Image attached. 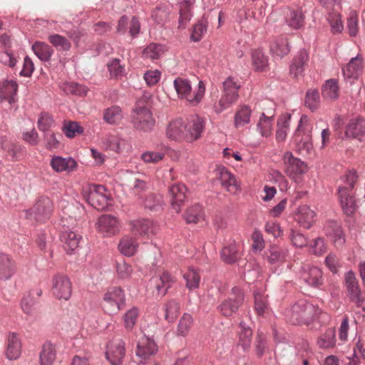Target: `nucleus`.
Wrapping results in <instances>:
<instances>
[{"instance_id": "ea45409f", "label": "nucleus", "mask_w": 365, "mask_h": 365, "mask_svg": "<svg viewBox=\"0 0 365 365\" xmlns=\"http://www.w3.org/2000/svg\"><path fill=\"white\" fill-rule=\"evenodd\" d=\"M287 251L277 245H272L266 252V257L271 264H277L282 262L287 257Z\"/></svg>"}, {"instance_id": "f257e3e1", "label": "nucleus", "mask_w": 365, "mask_h": 365, "mask_svg": "<svg viewBox=\"0 0 365 365\" xmlns=\"http://www.w3.org/2000/svg\"><path fill=\"white\" fill-rule=\"evenodd\" d=\"M173 86L178 98L186 100L191 106L198 105L205 93V84L202 81H199L197 88L194 91L190 81L187 78H176L173 81Z\"/></svg>"}, {"instance_id": "a211bd4d", "label": "nucleus", "mask_w": 365, "mask_h": 365, "mask_svg": "<svg viewBox=\"0 0 365 365\" xmlns=\"http://www.w3.org/2000/svg\"><path fill=\"white\" fill-rule=\"evenodd\" d=\"M345 137L357 139L360 142L365 140V119L356 117L349 120L345 130Z\"/></svg>"}, {"instance_id": "774afa93", "label": "nucleus", "mask_w": 365, "mask_h": 365, "mask_svg": "<svg viewBox=\"0 0 365 365\" xmlns=\"http://www.w3.org/2000/svg\"><path fill=\"white\" fill-rule=\"evenodd\" d=\"M37 124L38 129L46 133L49 131V129L53 126L54 120L50 114L42 113L38 117Z\"/></svg>"}, {"instance_id": "4d7b16f0", "label": "nucleus", "mask_w": 365, "mask_h": 365, "mask_svg": "<svg viewBox=\"0 0 365 365\" xmlns=\"http://www.w3.org/2000/svg\"><path fill=\"white\" fill-rule=\"evenodd\" d=\"M165 314V319L168 322H173L180 313V305L174 299L169 301L164 307Z\"/></svg>"}, {"instance_id": "c03bdc74", "label": "nucleus", "mask_w": 365, "mask_h": 365, "mask_svg": "<svg viewBox=\"0 0 365 365\" xmlns=\"http://www.w3.org/2000/svg\"><path fill=\"white\" fill-rule=\"evenodd\" d=\"M322 93L324 98L336 99L339 96L338 81L333 78L327 80L322 88Z\"/></svg>"}, {"instance_id": "5fc2aeb1", "label": "nucleus", "mask_w": 365, "mask_h": 365, "mask_svg": "<svg viewBox=\"0 0 365 365\" xmlns=\"http://www.w3.org/2000/svg\"><path fill=\"white\" fill-rule=\"evenodd\" d=\"M164 53V48L162 45L158 43H150L147 46L143 51V57L155 60L159 58Z\"/></svg>"}, {"instance_id": "4c0bfd02", "label": "nucleus", "mask_w": 365, "mask_h": 365, "mask_svg": "<svg viewBox=\"0 0 365 365\" xmlns=\"http://www.w3.org/2000/svg\"><path fill=\"white\" fill-rule=\"evenodd\" d=\"M192 3L190 0H185L180 4V16L178 19V29H185L187 24L192 17Z\"/></svg>"}, {"instance_id": "9b49d317", "label": "nucleus", "mask_w": 365, "mask_h": 365, "mask_svg": "<svg viewBox=\"0 0 365 365\" xmlns=\"http://www.w3.org/2000/svg\"><path fill=\"white\" fill-rule=\"evenodd\" d=\"M120 222L111 215H102L98 218L96 229L104 237H111L120 232Z\"/></svg>"}, {"instance_id": "3c124183", "label": "nucleus", "mask_w": 365, "mask_h": 365, "mask_svg": "<svg viewBox=\"0 0 365 365\" xmlns=\"http://www.w3.org/2000/svg\"><path fill=\"white\" fill-rule=\"evenodd\" d=\"M183 277L186 281V287L187 289L192 290L198 288L200 282V276L197 269L193 267L189 268L187 272L184 274Z\"/></svg>"}, {"instance_id": "a878e982", "label": "nucleus", "mask_w": 365, "mask_h": 365, "mask_svg": "<svg viewBox=\"0 0 365 365\" xmlns=\"http://www.w3.org/2000/svg\"><path fill=\"white\" fill-rule=\"evenodd\" d=\"M301 277L308 285L314 287H319L324 281L322 272L317 267H304Z\"/></svg>"}, {"instance_id": "de8ad7c7", "label": "nucleus", "mask_w": 365, "mask_h": 365, "mask_svg": "<svg viewBox=\"0 0 365 365\" xmlns=\"http://www.w3.org/2000/svg\"><path fill=\"white\" fill-rule=\"evenodd\" d=\"M304 19V15L301 11L289 10L285 16L287 25L294 29H298L303 26Z\"/></svg>"}, {"instance_id": "09e8293b", "label": "nucleus", "mask_w": 365, "mask_h": 365, "mask_svg": "<svg viewBox=\"0 0 365 365\" xmlns=\"http://www.w3.org/2000/svg\"><path fill=\"white\" fill-rule=\"evenodd\" d=\"M204 217L202 206L195 204L189 207L184 214V218L187 223H197Z\"/></svg>"}, {"instance_id": "5701e85b", "label": "nucleus", "mask_w": 365, "mask_h": 365, "mask_svg": "<svg viewBox=\"0 0 365 365\" xmlns=\"http://www.w3.org/2000/svg\"><path fill=\"white\" fill-rule=\"evenodd\" d=\"M125 342L118 339L108 346L106 358L112 365H119L125 356Z\"/></svg>"}, {"instance_id": "ddd939ff", "label": "nucleus", "mask_w": 365, "mask_h": 365, "mask_svg": "<svg viewBox=\"0 0 365 365\" xmlns=\"http://www.w3.org/2000/svg\"><path fill=\"white\" fill-rule=\"evenodd\" d=\"M286 173L297 182L299 175L304 174L307 171V166L304 162L295 158L291 152H286L283 156Z\"/></svg>"}, {"instance_id": "f3484780", "label": "nucleus", "mask_w": 365, "mask_h": 365, "mask_svg": "<svg viewBox=\"0 0 365 365\" xmlns=\"http://www.w3.org/2000/svg\"><path fill=\"white\" fill-rule=\"evenodd\" d=\"M338 195L344 212L349 216L354 215L358 205L353 192L346 187H339Z\"/></svg>"}, {"instance_id": "2f4dec72", "label": "nucleus", "mask_w": 365, "mask_h": 365, "mask_svg": "<svg viewBox=\"0 0 365 365\" xmlns=\"http://www.w3.org/2000/svg\"><path fill=\"white\" fill-rule=\"evenodd\" d=\"M106 150L120 153L129 149L128 141L119 135H108L103 142Z\"/></svg>"}, {"instance_id": "49530a36", "label": "nucleus", "mask_w": 365, "mask_h": 365, "mask_svg": "<svg viewBox=\"0 0 365 365\" xmlns=\"http://www.w3.org/2000/svg\"><path fill=\"white\" fill-rule=\"evenodd\" d=\"M252 63L256 71H263L268 66V57L260 49L253 50L251 53Z\"/></svg>"}, {"instance_id": "6e6552de", "label": "nucleus", "mask_w": 365, "mask_h": 365, "mask_svg": "<svg viewBox=\"0 0 365 365\" xmlns=\"http://www.w3.org/2000/svg\"><path fill=\"white\" fill-rule=\"evenodd\" d=\"M51 292L58 300H68L72 293L70 279L63 274H54L51 279Z\"/></svg>"}, {"instance_id": "a19ab883", "label": "nucleus", "mask_w": 365, "mask_h": 365, "mask_svg": "<svg viewBox=\"0 0 365 365\" xmlns=\"http://www.w3.org/2000/svg\"><path fill=\"white\" fill-rule=\"evenodd\" d=\"M252 110L248 106H241L235 114L234 124L236 128L243 127L250 123Z\"/></svg>"}, {"instance_id": "f704fd0d", "label": "nucleus", "mask_w": 365, "mask_h": 365, "mask_svg": "<svg viewBox=\"0 0 365 365\" xmlns=\"http://www.w3.org/2000/svg\"><path fill=\"white\" fill-rule=\"evenodd\" d=\"M220 180L221 185L225 187L227 191L232 193H237L240 191V185L237 184L235 176L225 168L219 170Z\"/></svg>"}, {"instance_id": "39448f33", "label": "nucleus", "mask_w": 365, "mask_h": 365, "mask_svg": "<svg viewBox=\"0 0 365 365\" xmlns=\"http://www.w3.org/2000/svg\"><path fill=\"white\" fill-rule=\"evenodd\" d=\"M308 120V117L306 115H302L294 133V140L296 142L297 148L300 152L307 154L309 153L313 149Z\"/></svg>"}, {"instance_id": "4be33fe9", "label": "nucleus", "mask_w": 365, "mask_h": 365, "mask_svg": "<svg viewBox=\"0 0 365 365\" xmlns=\"http://www.w3.org/2000/svg\"><path fill=\"white\" fill-rule=\"evenodd\" d=\"M22 344L19 336L15 332H11L7 337L5 356L9 361L18 359L21 354Z\"/></svg>"}, {"instance_id": "8fccbe9b", "label": "nucleus", "mask_w": 365, "mask_h": 365, "mask_svg": "<svg viewBox=\"0 0 365 365\" xmlns=\"http://www.w3.org/2000/svg\"><path fill=\"white\" fill-rule=\"evenodd\" d=\"M317 344L321 349L332 348L336 344L335 330L328 329L317 340Z\"/></svg>"}, {"instance_id": "58836bf2", "label": "nucleus", "mask_w": 365, "mask_h": 365, "mask_svg": "<svg viewBox=\"0 0 365 365\" xmlns=\"http://www.w3.org/2000/svg\"><path fill=\"white\" fill-rule=\"evenodd\" d=\"M124 117L123 112L118 106H112L103 112V120L110 125H118Z\"/></svg>"}, {"instance_id": "20e7f679", "label": "nucleus", "mask_w": 365, "mask_h": 365, "mask_svg": "<svg viewBox=\"0 0 365 365\" xmlns=\"http://www.w3.org/2000/svg\"><path fill=\"white\" fill-rule=\"evenodd\" d=\"M223 95L214 106L215 112L218 113L227 109L237 101L240 85L233 78L228 77L223 83Z\"/></svg>"}, {"instance_id": "13d9d810", "label": "nucleus", "mask_w": 365, "mask_h": 365, "mask_svg": "<svg viewBox=\"0 0 365 365\" xmlns=\"http://www.w3.org/2000/svg\"><path fill=\"white\" fill-rule=\"evenodd\" d=\"M63 133L68 138H72L83 133V128L77 122L65 121L62 128Z\"/></svg>"}, {"instance_id": "6ab92c4d", "label": "nucleus", "mask_w": 365, "mask_h": 365, "mask_svg": "<svg viewBox=\"0 0 365 365\" xmlns=\"http://www.w3.org/2000/svg\"><path fill=\"white\" fill-rule=\"evenodd\" d=\"M309 60V56L307 51L305 49L299 50L294 56L289 66V74L294 78L302 76Z\"/></svg>"}, {"instance_id": "864d4df0", "label": "nucleus", "mask_w": 365, "mask_h": 365, "mask_svg": "<svg viewBox=\"0 0 365 365\" xmlns=\"http://www.w3.org/2000/svg\"><path fill=\"white\" fill-rule=\"evenodd\" d=\"M208 22L206 19L202 18L193 26L190 36L191 41L198 42L202 36L207 33Z\"/></svg>"}, {"instance_id": "4468645a", "label": "nucleus", "mask_w": 365, "mask_h": 365, "mask_svg": "<svg viewBox=\"0 0 365 365\" xmlns=\"http://www.w3.org/2000/svg\"><path fill=\"white\" fill-rule=\"evenodd\" d=\"M131 231L143 237L150 238L158 232L157 225L149 219H138L132 220L130 223Z\"/></svg>"}, {"instance_id": "0e129e2a", "label": "nucleus", "mask_w": 365, "mask_h": 365, "mask_svg": "<svg viewBox=\"0 0 365 365\" xmlns=\"http://www.w3.org/2000/svg\"><path fill=\"white\" fill-rule=\"evenodd\" d=\"M327 20L330 24L331 31L334 34L341 33L344 29V25L341 19V15L336 11L330 12Z\"/></svg>"}, {"instance_id": "f8f14e48", "label": "nucleus", "mask_w": 365, "mask_h": 365, "mask_svg": "<svg viewBox=\"0 0 365 365\" xmlns=\"http://www.w3.org/2000/svg\"><path fill=\"white\" fill-rule=\"evenodd\" d=\"M53 211L51 200L47 197L38 198L33 208L26 210V217H34L36 221L43 222L47 220Z\"/></svg>"}, {"instance_id": "6e6d98bb", "label": "nucleus", "mask_w": 365, "mask_h": 365, "mask_svg": "<svg viewBox=\"0 0 365 365\" xmlns=\"http://www.w3.org/2000/svg\"><path fill=\"white\" fill-rule=\"evenodd\" d=\"M62 90L67 94L86 96L88 88L86 86L75 82H66L62 85Z\"/></svg>"}, {"instance_id": "2eb2a0df", "label": "nucleus", "mask_w": 365, "mask_h": 365, "mask_svg": "<svg viewBox=\"0 0 365 365\" xmlns=\"http://www.w3.org/2000/svg\"><path fill=\"white\" fill-rule=\"evenodd\" d=\"M157 345L151 338L143 336L138 343L135 354L139 359V362L145 364L150 356L156 354Z\"/></svg>"}, {"instance_id": "dca6fc26", "label": "nucleus", "mask_w": 365, "mask_h": 365, "mask_svg": "<svg viewBox=\"0 0 365 365\" xmlns=\"http://www.w3.org/2000/svg\"><path fill=\"white\" fill-rule=\"evenodd\" d=\"M187 191L186 186L181 183H175L169 187L168 195L170 198L171 206L177 213L181 211V208L185 202Z\"/></svg>"}, {"instance_id": "1a4fd4ad", "label": "nucleus", "mask_w": 365, "mask_h": 365, "mask_svg": "<svg viewBox=\"0 0 365 365\" xmlns=\"http://www.w3.org/2000/svg\"><path fill=\"white\" fill-rule=\"evenodd\" d=\"M244 302V294L238 287H233L230 296L222 302L217 307L218 311L225 317H230L235 313Z\"/></svg>"}, {"instance_id": "a18cd8bd", "label": "nucleus", "mask_w": 365, "mask_h": 365, "mask_svg": "<svg viewBox=\"0 0 365 365\" xmlns=\"http://www.w3.org/2000/svg\"><path fill=\"white\" fill-rule=\"evenodd\" d=\"M138 243L133 237L126 236L122 238L118 245L120 252L128 257L133 256L137 251Z\"/></svg>"}, {"instance_id": "c85d7f7f", "label": "nucleus", "mask_w": 365, "mask_h": 365, "mask_svg": "<svg viewBox=\"0 0 365 365\" xmlns=\"http://www.w3.org/2000/svg\"><path fill=\"white\" fill-rule=\"evenodd\" d=\"M140 204L145 209L150 211H159L163 209L164 205L163 197L160 194L148 193L140 197Z\"/></svg>"}, {"instance_id": "e2e57ef3", "label": "nucleus", "mask_w": 365, "mask_h": 365, "mask_svg": "<svg viewBox=\"0 0 365 365\" xmlns=\"http://www.w3.org/2000/svg\"><path fill=\"white\" fill-rule=\"evenodd\" d=\"M257 129L262 136H269L272 129V117H267L264 113H262V117L259 118V123H257Z\"/></svg>"}, {"instance_id": "cd10ccee", "label": "nucleus", "mask_w": 365, "mask_h": 365, "mask_svg": "<svg viewBox=\"0 0 365 365\" xmlns=\"http://www.w3.org/2000/svg\"><path fill=\"white\" fill-rule=\"evenodd\" d=\"M174 281V277L168 272H164L159 277L152 278L150 284L155 287L158 294L162 297L167 293Z\"/></svg>"}, {"instance_id": "0eeeda50", "label": "nucleus", "mask_w": 365, "mask_h": 365, "mask_svg": "<svg viewBox=\"0 0 365 365\" xmlns=\"http://www.w3.org/2000/svg\"><path fill=\"white\" fill-rule=\"evenodd\" d=\"M344 282L349 300L365 312V296L362 295L358 280L352 271L345 274Z\"/></svg>"}, {"instance_id": "b1692460", "label": "nucleus", "mask_w": 365, "mask_h": 365, "mask_svg": "<svg viewBox=\"0 0 365 365\" xmlns=\"http://www.w3.org/2000/svg\"><path fill=\"white\" fill-rule=\"evenodd\" d=\"M50 165L56 173H71L76 170L77 162L71 157L63 158L53 156L50 161Z\"/></svg>"}, {"instance_id": "473e14b6", "label": "nucleus", "mask_w": 365, "mask_h": 365, "mask_svg": "<svg viewBox=\"0 0 365 365\" xmlns=\"http://www.w3.org/2000/svg\"><path fill=\"white\" fill-rule=\"evenodd\" d=\"M167 137L173 140L185 139V125L182 119L173 120L168 126Z\"/></svg>"}, {"instance_id": "37998d69", "label": "nucleus", "mask_w": 365, "mask_h": 365, "mask_svg": "<svg viewBox=\"0 0 365 365\" xmlns=\"http://www.w3.org/2000/svg\"><path fill=\"white\" fill-rule=\"evenodd\" d=\"M56 359V350L50 342L43 344L39 354L40 365H52Z\"/></svg>"}, {"instance_id": "f03ea898", "label": "nucleus", "mask_w": 365, "mask_h": 365, "mask_svg": "<svg viewBox=\"0 0 365 365\" xmlns=\"http://www.w3.org/2000/svg\"><path fill=\"white\" fill-rule=\"evenodd\" d=\"M317 312V307L302 299L294 303L287 311V317L294 324H308L314 319Z\"/></svg>"}, {"instance_id": "393cba45", "label": "nucleus", "mask_w": 365, "mask_h": 365, "mask_svg": "<svg viewBox=\"0 0 365 365\" xmlns=\"http://www.w3.org/2000/svg\"><path fill=\"white\" fill-rule=\"evenodd\" d=\"M325 234L330 237L336 248L341 247L345 243V237L341 226L334 221H330L324 227Z\"/></svg>"}, {"instance_id": "052dcab7", "label": "nucleus", "mask_w": 365, "mask_h": 365, "mask_svg": "<svg viewBox=\"0 0 365 365\" xmlns=\"http://www.w3.org/2000/svg\"><path fill=\"white\" fill-rule=\"evenodd\" d=\"M192 323L193 319L191 315L187 313H185L178 322L177 334L182 336H186L188 334Z\"/></svg>"}, {"instance_id": "412c9836", "label": "nucleus", "mask_w": 365, "mask_h": 365, "mask_svg": "<svg viewBox=\"0 0 365 365\" xmlns=\"http://www.w3.org/2000/svg\"><path fill=\"white\" fill-rule=\"evenodd\" d=\"M205 121L198 115L192 116L185 125V140L189 142L196 140L201 136L204 130Z\"/></svg>"}, {"instance_id": "bf43d9fd", "label": "nucleus", "mask_w": 365, "mask_h": 365, "mask_svg": "<svg viewBox=\"0 0 365 365\" xmlns=\"http://www.w3.org/2000/svg\"><path fill=\"white\" fill-rule=\"evenodd\" d=\"M222 259L227 263L235 262L239 257V252L235 243H230L221 251Z\"/></svg>"}, {"instance_id": "9d476101", "label": "nucleus", "mask_w": 365, "mask_h": 365, "mask_svg": "<svg viewBox=\"0 0 365 365\" xmlns=\"http://www.w3.org/2000/svg\"><path fill=\"white\" fill-rule=\"evenodd\" d=\"M132 123L137 130L148 132L153 128L155 120L148 108L139 107L136 108L133 112Z\"/></svg>"}, {"instance_id": "338daca9", "label": "nucleus", "mask_w": 365, "mask_h": 365, "mask_svg": "<svg viewBox=\"0 0 365 365\" xmlns=\"http://www.w3.org/2000/svg\"><path fill=\"white\" fill-rule=\"evenodd\" d=\"M168 15L169 12L167 7L162 5L156 6L151 13L152 19L158 24L165 23L168 18Z\"/></svg>"}, {"instance_id": "680f3d73", "label": "nucleus", "mask_w": 365, "mask_h": 365, "mask_svg": "<svg viewBox=\"0 0 365 365\" xmlns=\"http://www.w3.org/2000/svg\"><path fill=\"white\" fill-rule=\"evenodd\" d=\"M48 41L58 51H68L71 48L68 40L59 34L50 35Z\"/></svg>"}, {"instance_id": "603ef678", "label": "nucleus", "mask_w": 365, "mask_h": 365, "mask_svg": "<svg viewBox=\"0 0 365 365\" xmlns=\"http://www.w3.org/2000/svg\"><path fill=\"white\" fill-rule=\"evenodd\" d=\"M240 327L241 331H240L239 345L242 346L244 351H246L250 346L252 331L245 322H240Z\"/></svg>"}, {"instance_id": "c756f323", "label": "nucleus", "mask_w": 365, "mask_h": 365, "mask_svg": "<svg viewBox=\"0 0 365 365\" xmlns=\"http://www.w3.org/2000/svg\"><path fill=\"white\" fill-rule=\"evenodd\" d=\"M272 53L279 58L287 55L290 51V46L286 36H279L272 40L270 44Z\"/></svg>"}, {"instance_id": "c9c22d12", "label": "nucleus", "mask_w": 365, "mask_h": 365, "mask_svg": "<svg viewBox=\"0 0 365 365\" xmlns=\"http://www.w3.org/2000/svg\"><path fill=\"white\" fill-rule=\"evenodd\" d=\"M81 237L73 231H66L61 235L63 247L68 254H72L78 247Z\"/></svg>"}, {"instance_id": "bb28decb", "label": "nucleus", "mask_w": 365, "mask_h": 365, "mask_svg": "<svg viewBox=\"0 0 365 365\" xmlns=\"http://www.w3.org/2000/svg\"><path fill=\"white\" fill-rule=\"evenodd\" d=\"M314 211L309 206L303 205L297 209L294 219L302 227L309 229L314 222Z\"/></svg>"}, {"instance_id": "79ce46f5", "label": "nucleus", "mask_w": 365, "mask_h": 365, "mask_svg": "<svg viewBox=\"0 0 365 365\" xmlns=\"http://www.w3.org/2000/svg\"><path fill=\"white\" fill-rule=\"evenodd\" d=\"M35 55L42 61H48L53 53V48L44 42L36 41L32 45Z\"/></svg>"}, {"instance_id": "e433bc0d", "label": "nucleus", "mask_w": 365, "mask_h": 365, "mask_svg": "<svg viewBox=\"0 0 365 365\" xmlns=\"http://www.w3.org/2000/svg\"><path fill=\"white\" fill-rule=\"evenodd\" d=\"M168 152V148L160 145L155 150H148L141 155V159L146 163H157L162 160Z\"/></svg>"}, {"instance_id": "423d86ee", "label": "nucleus", "mask_w": 365, "mask_h": 365, "mask_svg": "<svg viewBox=\"0 0 365 365\" xmlns=\"http://www.w3.org/2000/svg\"><path fill=\"white\" fill-rule=\"evenodd\" d=\"M85 197L91 206L98 210H103L111 205L109 193L106 187L101 185L91 187Z\"/></svg>"}, {"instance_id": "7c9ffc66", "label": "nucleus", "mask_w": 365, "mask_h": 365, "mask_svg": "<svg viewBox=\"0 0 365 365\" xmlns=\"http://www.w3.org/2000/svg\"><path fill=\"white\" fill-rule=\"evenodd\" d=\"M18 84L16 81L6 80L0 86V98L1 101H7L11 105L15 102Z\"/></svg>"}, {"instance_id": "aec40b11", "label": "nucleus", "mask_w": 365, "mask_h": 365, "mask_svg": "<svg viewBox=\"0 0 365 365\" xmlns=\"http://www.w3.org/2000/svg\"><path fill=\"white\" fill-rule=\"evenodd\" d=\"M362 58L359 55L353 57L342 68L345 80L350 83H352L355 80L359 78L362 73Z\"/></svg>"}, {"instance_id": "69168bd1", "label": "nucleus", "mask_w": 365, "mask_h": 365, "mask_svg": "<svg viewBox=\"0 0 365 365\" xmlns=\"http://www.w3.org/2000/svg\"><path fill=\"white\" fill-rule=\"evenodd\" d=\"M107 66L111 78H119L125 73L124 66L120 64L119 59H112Z\"/></svg>"}, {"instance_id": "7ed1b4c3", "label": "nucleus", "mask_w": 365, "mask_h": 365, "mask_svg": "<svg viewBox=\"0 0 365 365\" xmlns=\"http://www.w3.org/2000/svg\"><path fill=\"white\" fill-rule=\"evenodd\" d=\"M125 302L124 290L118 287H112L104 294L102 307L106 313L113 314L124 307Z\"/></svg>"}, {"instance_id": "72a5a7b5", "label": "nucleus", "mask_w": 365, "mask_h": 365, "mask_svg": "<svg viewBox=\"0 0 365 365\" xmlns=\"http://www.w3.org/2000/svg\"><path fill=\"white\" fill-rule=\"evenodd\" d=\"M16 272L14 262L4 253H0V279L7 280Z\"/></svg>"}]
</instances>
